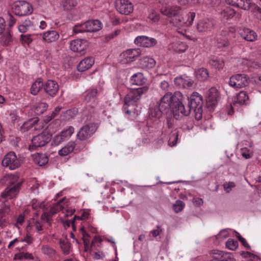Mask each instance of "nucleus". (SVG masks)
<instances>
[{"label":"nucleus","mask_w":261,"mask_h":261,"mask_svg":"<svg viewBox=\"0 0 261 261\" xmlns=\"http://www.w3.org/2000/svg\"><path fill=\"white\" fill-rule=\"evenodd\" d=\"M140 48L127 49L120 54V60L122 64H127L132 62L141 55Z\"/></svg>","instance_id":"9b49d317"},{"label":"nucleus","mask_w":261,"mask_h":261,"mask_svg":"<svg viewBox=\"0 0 261 261\" xmlns=\"http://www.w3.org/2000/svg\"><path fill=\"white\" fill-rule=\"evenodd\" d=\"M24 221V216L23 214L20 215L17 219L16 222L15 224V226L19 228L23 224Z\"/></svg>","instance_id":"69168bd1"},{"label":"nucleus","mask_w":261,"mask_h":261,"mask_svg":"<svg viewBox=\"0 0 261 261\" xmlns=\"http://www.w3.org/2000/svg\"><path fill=\"white\" fill-rule=\"evenodd\" d=\"M77 144L75 142L70 141L58 151V154L61 156H65L72 152H77L81 151V148L77 146Z\"/></svg>","instance_id":"4be33fe9"},{"label":"nucleus","mask_w":261,"mask_h":261,"mask_svg":"<svg viewBox=\"0 0 261 261\" xmlns=\"http://www.w3.org/2000/svg\"><path fill=\"white\" fill-rule=\"evenodd\" d=\"M249 100V97L246 92L241 91L236 96V98L233 102V105L235 106L237 104L240 105H246Z\"/></svg>","instance_id":"72a5a7b5"},{"label":"nucleus","mask_w":261,"mask_h":261,"mask_svg":"<svg viewBox=\"0 0 261 261\" xmlns=\"http://www.w3.org/2000/svg\"><path fill=\"white\" fill-rule=\"evenodd\" d=\"M249 77L245 74H237L231 76L229 85L234 88H242L248 84Z\"/></svg>","instance_id":"f8f14e48"},{"label":"nucleus","mask_w":261,"mask_h":261,"mask_svg":"<svg viewBox=\"0 0 261 261\" xmlns=\"http://www.w3.org/2000/svg\"><path fill=\"white\" fill-rule=\"evenodd\" d=\"M174 84L179 88H188L192 86L193 81L189 77H177L174 79Z\"/></svg>","instance_id":"cd10ccee"},{"label":"nucleus","mask_w":261,"mask_h":261,"mask_svg":"<svg viewBox=\"0 0 261 261\" xmlns=\"http://www.w3.org/2000/svg\"><path fill=\"white\" fill-rule=\"evenodd\" d=\"M235 186V183L232 181L226 182L223 184L224 189L226 193H229Z\"/></svg>","instance_id":"680f3d73"},{"label":"nucleus","mask_w":261,"mask_h":261,"mask_svg":"<svg viewBox=\"0 0 261 261\" xmlns=\"http://www.w3.org/2000/svg\"><path fill=\"white\" fill-rule=\"evenodd\" d=\"M48 107L47 103L44 102L36 103L33 107L34 113L37 115H40L46 111Z\"/></svg>","instance_id":"a19ab883"},{"label":"nucleus","mask_w":261,"mask_h":261,"mask_svg":"<svg viewBox=\"0 0 261 261\" xmlns=\"http://www.w3.org/2000/svg\"><path fill=\"white\" fill-rule=\"evenodd\" d=\"M195 17V13L193 12H190L185 17L177 14L175 17L172 18L171 22L173 25L177 28H181L184 27L191 25Z\"/></svg>","instance_id":"0eeeda50"},{"label":"nucleus","mask_w":261,"mask_h":261,"mask_svg":"<svg viewBox=\"0 0 261 261\" xmlns=\"http://www.w3.org/2000/svg\"><path fill=\"white\" fill-rule=\"evenodd\" d=\"M41 251L43 253L50 257H53L56 253L55 250L48 245H44L42 247Z\"/></svg>","instance_id":"de8ad7c7"},{"label":"nucleus","mask_w":261,"mask_h":261,"mask_svg":"<svg viewBox=\"0 0 261 261\" xmlns=\"http://www.w3.org/2000/svg\"><path fill=\"white\" fill-rule=\"evenodd\" d=\"M145 81L146 79L144 77L143 74L140 72L134 74L130 78V82L134 85H141Z\"/></svg>","instance_id":"4c0bfd02"},{"label":"nucleus","mask_w":261,"mask_h":261,"mask_svg":"<svg viewBox=\"0 0 261 261\" xmlns=\"http://www.w3.org/2000/svg\"><path fill=\"white\" fill-rule=\"evenodd\" d=\"M77 4L76 0H65L63 2V7L66 10H71L76 6Z\"/></svg>","instance_id":"09e8293b"},{"label":"nucleus","mask_w":261,"mask_h":261,"mask_svg":"<svg viewBox=\"0 0 261 261\" xmlns=\"http://www.w3.org/2000/svg\"><path fill=\"white\" fill-rule=\"evenodd\" d=\"M229 233L228 231L225 230L223 229L216 236V239L221 241L224 239H226L228 237Z\"/></svg>","instance_id":"e2e57ef3"},{"label":"nucleus","mask_w":261,"mask_h":261,"mask_svg":"<svg viewBox=\"0 0 261 261\" xmlns=\"http://www.w3.org/2000/svg\"><path fill=\"white\" fill-rule=\"evenodd\" d=\"M40 35L42 36L43 40L48 43L55 42L59 38V33L54 30L47 31L40 34Z\"/></svg>","instance_id":"c85d7f7f"},{"label":"nucleus","mask_w":261,"mask_h":261,"mask_svg":"<svg viewBox=\"0 0 261 261\" xmlns=\"http://www.w3.org/2000/svg\"><path fill=\"white\" fill-rule=\"evenodd\" d=\"M88 43L86 40L76 39L70 43V48L73 51L81 52L87 48Z\"/></svg>","instance_id":"393cba45"},{"label":"nucleus","mask_w":261,"mask_h":261,"mask_svg":"<svg viewBox=\"0 0 261 261\" xmlns=\"http://www.w3.org/2000/svg\"><path fill=\"white\" fill-rule=\"evenodd\" d=\"M85 28L87 32H97L102 28V24L98 20H91L86 21Z\"/></svg>","instance_id":"7c9ffc66"},{"label":"nucleus","mask_w":261,"mask_h":261,"mask_svg":"<svg viewBox=\"0 0 261 261\" xmlns=\"http://www.w3.org/2000/svg\"><path fill=\"white\" fill-rule=\"evenodd\" d=\"M168 109H163L161 106V100L159 103L156 106H151L149 109L148 114V120L153 121L158 120L162 115L163 113Z\"/></svg>","instance_id":"412c9836"},{"label":"nucleus","mask_w":261,"mask_h":261,"mask_svg":"<svg viewBox=\"0 0 261 261\" xmlns=\"http://www.w3.org/2000/svg\"><path fill=\"white\" fill-rule=\"evenodd\" d=\"M241 154L246 159H250L252 156V151L247 148H243L241 149Z\"/></svg>","instance_id":"bf43d9fd"},{"label":"nucleus","mask_w":261,"mask_h":261,"mask_svg":"<svg viewBox=\"0 0 261 261\" xmlns=\"http://www.w3.org/2000/svg\"><path fill=\"white\" fill-rule=\"evenodd\" d=\"M226 1L229 5L245 11H248L250 9H252L251 11L253 12L256 11L259 13L261 18V8L254 3H252L250 0H226Z\"/></svg>","instance_id":"6e6552de"},{"label":"nucleus","mask_w":261,"mask_h":261,"mask_svg":"<svg viewBox=\"0 0 261 261\" xmlns=\"http://www.w3.org/2000/svg\"><path fill=\"white\" fill-rule=\"evenodd\" d=\"M187 47L186 43L180 41H176L170 45V48L177 53L184 52L187 49Z\"/></svg>","instance_id":"e433bc0d"},{"label":"nucleus","mask_w":261,"mask_h":261,"mask_svg":"<svg viewBox=\"0 0 261 261\" xmlns=\"http://www.w3.org/2000/svg\"><path fill=\"white\" fill-rule=\"evenodd\" d=\"M97 125L94 123L86 124L81 128L77 134L80 140H85L89 138L96 130Z\"/></svg>","instance_id":"ddd939ff"},{"label":"nucleus","mask_w":261,"mask_h":261,"mask_svg":"<svg viewBox=\"0 0 261 261\" xmlns=\"http://www.w3.org/2000/svg\"><path fill=\"white\" fill-rule=\"evenodd\" d=\"M239 33L243 39L247 41L253 42L257 38L256 33L254 31L248 28L240 29Z\"/></svg>","instance_id":"a878e982"},{"label":"nucleus","mask_w":261,"mask_h":261,"mask_svg":"<svg viewBox=\"0 0 261 261\" xmlns=\"http://www.w3.org/2000/svg\"><path fill=\"white\" fill-rule=\"evenodd\" d=\"M202 98L197 92H194L190 97L189 106L187 109L193 110L195 114V118L200 120L202 117Z\"/></svg>","instance_id":"7ed1b4c3"},{"label":"nucleus","mask_w":261,"mask_h":261,"mask_svg":"<svg viewBox=\"0 0 261 261\" xmlns=\"http://www.w3.org/2000/svg\"><path fill=\"white\" fill-rule=\"evenodd\" d=\"M39 118L38 117L33 118L25 121L20 126L19 130L24 133L27 132H33L34 130H40L42 128V125L39 123Z\"/></svg>","instance_id":"2eb2a0df"},{"label":"nucleus","mask_w":261,"mask_h":261,"mask_svg":"<svg viewBox=\"0 0 261 261\" xmlns=\"http://www.w3.org/2000/svg\"><path fill=\"white\" fill-rule=\"evenodd\" d=\"M216 46L218 48L222 49H225L228 47L229 43L228 41V38L224 37H217L216 39Z\"/></svg>","instance_id":"49530a36"},{"label":"nucleus","mask_w":261,"mask_h":261,"mask_svg":"<svg viewBox=\"0 0 261 261\" xmlns=\"http://www.w3.org/2000/svg\"><path fill=\"white\" fill-rule=\"evenodd\" d=\"M148 90L147 86L133 89L126 94L124 98V106H134L140 99L142 95L146 93Z\"/></svg>","instance_id":"20e7f679"},{"label":"nucleus","mask_w":261,"mask_h":261,"mask_svg":"<svg viewBox=\"0 0 261 261\" xmlns=\"http://www.w3.org/2000/svg\"><path fill=\"white\" fill-rule=\"evenodd\" d=\"M51 135L47 133L43 132L32 139V145L29 146V149L31 151L34 150L38 147H41L47 144L51 140Z\"/></svg>","instance_id":"1a4fd4ad"},{"label":"nucleus","mask_w":261,"mask_h":261,"mask_svg":"<svg viewBox=\"0 0 261 261\" xmlns=\"http://www.w3.org/2000/svg\"><path fill=\"white\" fill-rule=\"evenodd\" d=\"M185 206V203L181 200H177L173 205V208L176 213H178L182 210Z\"/></svg>","instance_id":"13d9d810"},{"label":"nucleus","mask_w":261,"mask_h":261,"mask_svg":"<svg viewBox=\"0 0 261 261\" xmlns=\"http://www.w3.org/2000/svg\"><path fill=\"white\" fill-rule=\"evenodd\" d=\"M236 12L235 10L230 7L224 9L221 13V16L223 19L229 20L232 18Z\"/></svg>","instance_id":"a18cd8bd"},{"label":"nucleus","mask_w":261,"mask_h":261,"mask_svg":"<svg viewBox=\"0 0 261 261\" xmlns=\"http://www.w3.org/2000/svg\"><path fill=\"white\" fill-rule=\"evenodd\" d=\"M80 229L84 244L85 250L86 251L90 250L91 248L94 247L96 244H101L102 242V239L100 236H95L90 243L89 240L90 236L86 231L84 226L81 227Z\"/></svg>","instance_id":"9d476101"},{"label":"nucleus","mask_w":261,"mask_h":261,"mask_svg":"<svg viewBox=\"0 0 261 261\" xmlns=\"http://www.w3.org/2000/svg\"><path fill=\"white\" fill-rule=\"evenodd\" d=\"M182 95L179 91H176L172 95L167 93L161 99V106L163 109H171L175 119H179L190 114V109H186L182 102Z\"/></svg>","instance_id":"f257e3e1"},{"label":"nucleus","mask_w":261,"mask_h":261,"mask_svg":"<svg viewBox=\"0 0 261 261\" xmlns=\"http://www.w3.org/2000/svg\"><path fill=\"white\" fill-rule=\"evenodd\" d=\"M219 99V92L216 88L209 89L206 96V102L208 107H214L217 104Z\"/></svg>","instance_id":"b1692460"},{"label":"nucleus","mask_w":261,"mask_h":261,"mask_svg":"<svg viewBox=\"0 0 261 261\" xmlns=\"http://www.w3.org/2000/svg\"><path fill=\"white\" fill-rule=\"evenodd\" d=\"M31 227L32 229H34L39 234H41L43 232V226L42 223L38 220L33 219L28 225V228Z\"/></svg>","instance_id":"ea45409f"},{"label":"nucleus","mask_w":261,"mask_h":261,"mask_svg":"<svg viewBox=\"0 0 261 261\" xmlns=\"http://www.w3.org/2000/svg\"><path fill=\"white\" fill-rule=\"evenodd\" d=\"M60 245L63 253L64 254H68L70 252L71 245L67 239L66 238L60 240Z\"/></svg>","instance_id":"c03bdc74"},{"label":"nucleus","mask_w":261,"mask_h":261,"mask_svg":"<svg viewBox=\"0 0 261 261\" xmlns=\"http://www.w3.org/2000/svg\"><path fill=\"white\" fill-rule=\"evenodd\" d=\"M13 11L14 14L18 16H24L31 14L33 8L31 4L24 1L15 2L13 5Z\"/></svg>","instance_id":"39448f33"},{"label":"nucleus","mask_w":261,"mask_h":261,"mask_svg":"<svg viewBox=\"0 0 261 261\" xmlns=\"http://www.w3.org/2000/svg\"><path fill=\"white\" fill-rule=\"evenodd\" d=\"M116 8L118 12L124 15H129L133 12L134 6L128 0H117Z\"/></svg>","instance_id":"f3484780"},{"label":"nucleus","mask_w":261,"mask_h":261,"mask_svg":"<svg viewBox=\"0 0 261 261\" xmlns=\"http://www.w3.org/2000/svg\"><path fill=\"white\" fill-rule=\"evenodd\" d=\"M86 23L76 24L74 25L73 29V31L74 33L77 34L87 32V28H85Z\"/></svg>","instance_id":"603ef678"},{"label":"nucleus","mask_w":261,"mask_h":261,"mask_svg":"<svg viewBox=\"0 0 261 261\" xmlns=\"http://www.w3.org/2000/svg\"><path fill=\"white\" fill-rule=\"evenodd\" d=\"M134 43L139 46L151 48L157 44V40L146 36H138L135 39Z\"/></svg>","instance_id":"a211bd4d"},{"label":"nucleus","mask_w":261,"mask_h":261,"mask_svg":"<svg viewBox=\"0 0 261 261\" xmlns=\"http://www.w3.org/2000/svg\"><path fill=\"white\" fill-rule=\"evenodd\" d=\"M176 134V133H173L170 137L168 141L169 145L174 146L176 144L178 138V136Z\"/></svg>","instance_id":"338daca9"},{"label":"nucleus","mask_w":261,"mask_h":261,"mask_svg":"<svg viewBox=\"0 0 261 261\" xmlns=\"http://www.w3.org/2000/svg\"><path fill=\"white\" fill-rule=\"evenodd\" d=\"M142 61L145 63V66L149 68L153 67L155 65V61L152 58L145 57Z\"/></svg>","instance_id":"4d7b16f0"},{"label":"nucleus","mask_w":261,"mask_h":261,"mask_svg":"<svg viewBox=\"0 0 261 261\" xmlns=\"http://www.w3.org/2000/svg\"><path fill=\"white\" fill-rule=\"evenodd\" d=\"M77 112V109L75 108L67 110L61 115V119L63 121H68L73 118Z\"/></svg>","instance_id":"c9c22d12"},{"label":"nucleus","mask_w":261,"mask_h":261,"mask_svg":"<svg viewBox=\"0 0 261 261\" xmlns=\"http://www.w3.org/2000/svg\"><path fill=\"white\" fill-rule=\"evenodd\" d=\"M161 13L168 17H175L177 14H179L181 12V9L179 7L176 6H169L162 8L161 9Z\"/></svg>","instance_id":"bb28decb"},{"label":"nucleus","mask_w":261,"mask_h":261,"mask_svg":"<svg viewBox=\"0 0 261 261\" xmlns=\"http://www.w3.org/2000/svg\"><path fill=\"white\" fill-rule=\"evenodd\" d=\"M213 259L211 261H234L230 253L219 250H213L211 253Z\"/></svg>","instance_id":"aec40b11"},{"label":"nucleus","mask_w":261,"mask_h":261,"mask_svg":"<svg viewBox=\"0 0 261 261\" xmlns=\"http://www.w3.org/2000/svg\"><path fill=\"white\" fill-rule=\"evenodd\" d=\"M8 21V28L7 29H10L11 30V28L16 23V19L14 18V17L12 15L9 14Z\"/></svg>","instance_id":"0e129e2a"},{"label":"nucleus","mask_w":261,"mask_h":261,"mask_svg":"<svg viewBox=\"0 0 261 261\" xmlns=\"http://www.w3.org/2000/svg\"><path fill=\"white\" fill-rule=\"evenodd\" d=\"M8 179L10 185L1 194L2 199H4L5 201L15 198L18 194L21 185V181H18V176L16 175H8Z\"/></svg>","instance_id":"f03ea898"},{"label":"nucleus","mask_w":261,"mask_h":261,"mask_svg":"<svg viewBox=\"0 0 261 261\" xmlns=\"http://www.w3.org/2000/svg\"><path fill=\"white\" fill-rule=\"evenodd\" d=\"M97 94V91L95 89H89L87 91L86 96L85 97V100L87 102L90 101L92 100H94Z\"/></svg>","instance_id":"8fccbe9b"},{"label":"nucleus","mask_w":261,"mask_h":261,"mask_svg":"<svg viewBox=\"0 0 261 261\" xmlns=\"http://www.w3.org/2000/svg\"><path fill=\"white\" fill-rule=\"evenodd\" d=\"M22 164V161L18 158L13 151L7 153L3 158L2 162L3 166L13 170L19 168Z\"/></svg>","instance_id":"423d86ee"},{"label":"nucleus","mask_w":261,"mask_h":261,"mask_svg":"<svg viewBox=\"0 0 261 261\" xmlns=\"http://www.w3.org/2000/svg\"><path fill=\"white\" fill-rule=\"evenodd\" d=\"M197 76L199 80H205L208 76V71L205 68H200L197 71Z\"/></svg>","instance_id":"3c124183"},{"label":"nucleus","mask_w":261,"mask_h":261,"mask_svg":"<svg viewBox=\"0 0 261 261\" xmlns=\"http://www.w3.org/2000/svg\"><path fill=\"white\" fill-rule=\"evenodd\" d=\"M160 14L154 10H152L148 16V19L151 22H155L160 20Z\"/></svg>","instance_id":"5fc2aeb1"},{"label":"nucleus","mask_w":261,"mask_h":261,"mask_svg":"<svg viewBox=\"0 0 261 261\" xmlns=\"http://www.w3.org/2000/svg\"><path fill=\"white\" fill-rule=\"evenodd\" d=\"M43 89L49 96L54 97L58 92L59 85L56 81L49 80L43 84Z\"/></svg>","instance_id":"5701e85b"},{"label":"nucleus","mask_w":261,"mask_h":261,"mask_svg":"<svg viewBox=\"0 0 261 261\" xmlns=\"http://www.w3.org/2000/svg\"><path fill=\"white\" fill-rule=\"evenodd\" d=\"M238 246V242L236 240H234L233 239H229L226 242V247L228 249L231 250H236Z\"/></svg>","instance_id":"864d4df0"},{"label":"nucleus","mask_w":261,"mask_h":261,"mask_svg":"<svg viewBox=\"0 0 261 261\" xmlns=\"http://www.w3.org/2000/svg\"><path fill=\"white\" fill-rule=\"evenodd\" d=\"M34 26L33 21L29 19H25L18 25V30L20 33H25Z\"/></svg>","instance_id":"37998d69"},{"label":"nucleus","mask_w":261,"mask_h":261,"mask_svg":"<svg viewBox=\"0 0 261 261\" xmlns=\"http://www.w3.org/2000/svg\"><path fill=\"white\" fill-rule=\"evenodd\" d=\"M10 212V207L7 205H4L0 208V219H5L6 216H7Z\"/></svg>","instance_id":"6e6d98bb"},{"label":"nucleus","mask_w":261,"mask_h":261,"mask_svg":"<svg viewBox=\"0 0 261 261\" xmlns=\"http://www.w3.org/2000/svg\"><path fill=\"white\" fill-rule=\"evenodd\" d=\"M89 216V213L88 212H83L81 216H74L73 218L71 219L70 220L67 221V226H70L71 225L73 227H75V224L76 221L77 220H86L88 219Z\"/></svg>","instance_id":"79ce46f5"},{"label":"nucleus","mask_w":261,"mask_h":261,"mask_svg":"<svg viewBox=\"0 0 261 261\" xmlns=\"http://www.w3.org/2000/svg\"><path fill=\"white\" fill-rule=\"evenodd\" d=\"M74 128L71 126L62 130L59 134L56 135L53 138L52 145L58 146L65 141L71 137L74 133Z\"/></svg>","instance_id":"dca6fc26"},{"label":"nucleus","mask_w":261,"mask_h":261,"mask_svg":"<svg viewBox=\"0 0 261 261\" xmlns=\"http://www.w3.org/2000/svg\"><path fill=\"white\" fill-rule=\"evenodd\" d=\"M209 64L216 69H221L224 65L223 61L215 56H211L209 59Z\"/></svg>","instance_id":"f704fd0d"},{"label":"nucleus","mask_w":261,"mask_h":261,"mask_svg":"<svg viewBox=\"0 0 261 261\" xmlns=\"http://www.w3.org/2000/svg\"><path fill=\"white\" fill-rule=\"evenodd\" d=\"M1 42L2 44L6 46L10 45L12 44L13 39L11 31L10 29H6V31L2 34Z\"/></svg>","instance_id":"473e14b6"},{"label":"nucleus","mask_w":261,"mask_h":261,"mask_svg":"<svg viewBox=\"0 0 261 261\" xmlns=\"http://www.w3.org/2000/svg\"><path fill=\"white\" fill-rule=\"evenodd\" d=\"M30 204L32 207V208L36 211L37 212L34 213L35 216L37 217H38L39 213V211L40 209H42L45 210V201H39L37 199H33L31 201Z\"/></svg>","instance_id":"2f4dec72"},{"label":"nucleus","mask_w":261,"mask_h":261,"mask_svg":"<svg viewBox=\"0 0 261 261\" xmlns=\"http://www.w3.org/2000/svg\"><path fill=\"white\" fill-rule=\"evenodd\" d=\"M62 211L63 213H64V208L61 204V202L59 201L53 205L50 208L49 212H44L41 216V220L46 222L49 225L51 224L53 216Z\"/></svg>","instance_id":"4468645a"},{"label":"nucleus","mask_w":261,"mask_h":261,"mask_svg":"<svg viewBox=\"0 0 261 261\" xmlns=\"http://www.w3.org/2000/svg\"><path fill=\"white\" fill-rule=\"evenodd\" d=\"M20 40L24 45H29L32 41L30 35H21Z\"/></svg>","instance_id":"052dcab7"},{"label":"nucleus","mask_w":261,"mask_h":261,"mask_svg":"<svg viewBox=\"0 0 261 261\" xmlns=\"http://www.w3.org/2000/svg\"><path fill=\"white\" fill-rule=\"evenodd\" d=\"M213 20L205 18L200 20L197 24V30L200 33H207L211 32L214 28Z\"/></svg>","instance_id":"6ab92c4d"},{"label":"nucleus","mask_w":261,"mask_h":261,"mask_svg":"<svg viewBox=\"0 0 261 261\" xmlns=\"http://www.w3.org/2000/svg\"><path fill=\"white\" fill-rule=\"evenodd\" d=\"M61 109L62 108H60L59 107H56L55 110L53 112L51 116L47 117V118H46V120L47 121V122H49V121L54 119L59 113Z\"/></svg>","instance_id":"774afa93"},{"label":"nucleus","mask_w":261,"mask_h":261,"mask_svg":"<svg viewBox=\"0 0 261 261\" xmlns=\"http://www.w3.org/2000/svg\"><path fill=\"white\" fill-rule=\"evenodd\" d=\"M42 87H43L42 80L41 79H38L31 86V93L34 95H36Z\"/></svg>","instance_id":"58836bf2"},{"label":"nucleus","mask_w":261,"mask_h":261,"mask_svg":"<svg viewBox=\"0 0 261 261\" xmlns=\"http://www.w3.org/2000/svg\"><path fill=\"white\" fill-rule=\"evenodd\" d=\"M94 63V60L93 57L85 58L78 64L77 67V70L80 72L85 71L90 68Z\"/></svg>","instance_id":"c756f323"}]
</instances>
